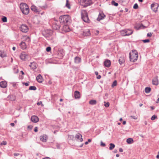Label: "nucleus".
<instances>
[{"instance_id": "obj_7", "label": "nucleus", "mask_w": 159, "mask_h": 159, "mask_svg": "<svg viewBox=\"0 0 159 159\" xmlns=\"http://www.w3.org/2000/svg\"><path fill=\"white\" fill-rule=\"evenodd\" d=\"M159 5L157 3H154L151 5V8L154 12H156L157 11V8Z\"/></svg>"}, {"instance_id": "obj_12", "label": "nucleus", "mask_w": 159, "mask_h": 159, "mask_svg": "<svg viewBox=\"0 0 159 159\" xmlns=\"http://www.w3.org/2000/svg\"><path fill=\"white\" fill-rule=\"evenodd\" d=\"M62 30L65 32H67L69 31L70 30L67 25L65 24L63 26Z\"/></svg>"}, {"instance_id": "obj_40", "label": "nucleus", "mask_w": 159, "mask_h": 159, "mask_svg": "<svg viewBox=\"0 0 159 159\" xmlns=\"http://www.w3.org/2000/svg\"><path fill=\"white\" fill-rule=\"evenodd\" d=\"M130 117L135 120H137L138 118L137 116H131Z\"/></svg>"}, {"instance_id": "obj_27", "label": "nucleus", "mask_w": 159, "mask_h": 159, "mask_svg": "<svg viewBox=\"0 0 159 159\" xmlns=\"http://www.w3.org/2000/svg\"><path fill=\"white\" fill-rule=\"evenodd\" d=\"M125 61L124 58L123 57H120L119 59V62L120 64H122Z\"/></svg>"}, {"instance_id": "obj_19", "label": "nucleus", "mask_w": 159, "mask_h": 159, "mask_svg": "<svg viewBox=\"0 0 159 159\" xmlns=\"http://www.w3.org/2000/svg\"><path fill=\"white\" fill-rule=\"evenodd\" d=\"M36 80L39 83H42L43 81V79L42 76L40 74H39L36 77Z\"/></svg>"}, {"instance_id": "obj_43", "label": "nucleus", "mask_w": 159, "mask_h": 159, "mask_svg": "<svg viewBox=\"0 0 159 159\" xmlns=\"http://www.w3.org/2000/svg\"><path fill=\"white\" fill-rule=\"evenodd\" d=\"M51 50V48L50 47H48L47 48L46 50L47 52H49Z\"/></svg>"}, {"instance_id": "obj_1", "label": "nucleus", "mask_w": 159, "mask_h": 159, "mask_svg": "<svg viewBox=\"0 0 159 159\" xmlns=\"http://www.w3.org/2000/svg\"><path fill=\"white\" fill-rule=\"evenodd\" d=\"M59 20L60 23L62 25H68L70 23L71 21L70 17L68 15H64L60 16Z\"/></svg>"}, {"instance_id": "obj_56", "label": "nucleus", "mask_w": 159, "mask_h": 159, "mask_svg": "<svg viewBox=\"0 0 159 159\" xmlns=\"http://www.w3.org/2000/svg\"><path fill=\"white\" fill-rule=\"evenodd\" d=\"M42 159H51L50 158L48 157H46L44 158H43Z\"/></svg>"}, {"instance_id": "obj_2", "label": "nucleus", "mask_w": 159, "mask_h": 159, "mask_svg": "<svg viewBox=\"0 0 159 159\" xmlns=\"http://www.w3.org/2000/svg\"><path fill=\"white\" fill-rule=\"evenodd\" d=\"M20 7L22 12L24 14L27 15L29 12V8L28 5L25 3H21Z\"/></svg>"}, {"instance_id": "obj_33", "label": "nucleus", "mask_w": 159, "mask_h": 159, "mask_svg": "<svg viewBox=\"0 0 159 159\" xmlns=\"http://www.w3.org/2000/svg\"><path fill=\"white\" fill-rule=\"evenodd\" d=\"M110 147H109V149L110 150H112L115 147V145L114 144L111 143L109 144Z\"/></svg>"}, {"instance_id": "obj_46", "label": "nucleus", "mask_w": 159, "mask_h": 159, "mask_svg": "<svg viewBox=\"0 0 159 159\" xmlns=\"http://www.w3.org/2000/svg\"><path fill=\"white\" fill-rule=\"evenodd\" d=\"M101 145L102 146L105 147L106 146L105 143H103L102 142H101Z\"/></svg>"}, {"instance_id": "obj_14", "label": "nucleus", "mask_w": 159, "mask_h": 159, "mask_svg": "<svg viewBox=\"0 0 159 159\" xmlns=\"http://www.w3.org/2000/svg\"><path fill=\"white\" fill-rule=\"evenodd\" d=\"M31 120L33 122L36 123L39 121V119L37 116H33L31 117Z\"/></svg>"}, {"instance_id": "obj_32", "label": "nucleus", "mask_w": 159, "mask_h": 159, "mask_svg": "<svg viewBox=\"0 0 159 159\" xmlns=\"http://www.w3.org/2000/svg\"><path fill=\"white\" fill-rule=\"evenodd\" d=\"M151 88L150 87H146L145 89V91L146 93H148L151 91Z\"/></svg>"}, {"instance_id": "obj_25", "label": "nucleus", "mask_w": 159, "mask_h": 159, "mask_svg": "<svg viewBox=\"0 0 159 159\" xmlns=\"http://www.w3.org/2000/svg\"><path fill=\"white\" fill-rule=\"evenodd\" d=\"M31 9L32 11H34L35 12H39L37 7L34 5H32L31 7Z\"/></svg>"}, {"instance_id": "obj_63", "label": "nucleus", "mask_w": 159, "mask_h": 159, "mask_svg": "<svg viewBox=\"0 0 159 159\" xmlns=\"http://www.w3.org/2000/svg\"><path fill=\"white\" fill-rule=\"evenodd\" d=\"M21 74H22V75H24V72H23V71L22 70H21Z\"/></svg>"}, {"instance_id": "obj_8", "label": "nucleus", "mask_w": 159, "mask_h": 159, "mask_svg": "<svg viewBox=\"0 0 159 159\" xmlns=\"http://www.w3.org/2000/svg\"><path fill=\"white\" fill-rule=\"evenodd\" d=\"M105 16V15L102 12L100 13L98 16V17L97 18V20L98 21H99L100 20L104 19Z\"/></svg>"}, {"instance_id": "obj_31", "label": "nucleus", "mask_w": 159, "mask_h": 159, "mask_svg": "<svg viewBox=\"0 0 159 159\" xmlns=\"http://www.w3.org/2000/svg\"><path fill=\"white\" fill-rule=\"evenodd\" d=\"M126 30H125V29L122 30L120 32L121 34L123 36H126Z\"/></svg>"}, {"instance_id": "obj_6", "label": "nucleus", "mask_w": 159, "mask_h": 159, "mask_svg": "<svg viewBox=\"0 0 159 159\" xmlns=\"http://www.w3.org/2000/svg\"><path fill=\"white\" fill-rule=\"evenodd\" d=\"M20 30L21 31L23 32L26 33L28 31L29 28L27 25L25 24H23L21 25Z\"/></svg>"}, {"instance_id": "obj_64", "label": "nucleus", "mask_w": 159, "mask_h": 159, "mask_svg": "<svg viewBox=\"0 0 159 159\" xmlns=\"http://www.w3.org/2000/svg\"><path fill=\"white\" fill-rule=\"evenodd\" d=\"M85 144H86V145H87V144H88V142H87V141L85 143Z\"/></svg>"}, {"instance_id": "obj_22", "label": "nucleus", "mask_w": 159, "mask_h": 159, "mask_svg": "<svg viewBox=\"0 0 159 159\" xmlns=\"http://www.w3.org/2000/svg\"><path fill=\"white\" fill-rule=\"evenodd\" d=\"M25 42L22 41L20 43V48L23 49H25L26 48V44Z\"/></svg>"}, {"instance_id": "obj_53", "label": "nucleus", "mask_w": 159, "mask_h": 159, "mask_svg": "<svg viewBox=\"0 0 159 159\" xmlns=\"http://www.w3.org/2000/svg\"><path fill=\"white\" fill-rule=\"evenodd\" d=\"M119 151L120 152H123V149L122 148H120L119 149Z\"/></svg>"}, {"instance_id": "obj_51", "label": "nucleus", "mask_w": 159, "mask_h": 159, "mask_svg": "<svg viewBox=\"0 0 159 159\" xmlns=\"http://www.w3.org/2000/svg\"><path fill=\"white\" fill-rule=\"evenodd\" d=\"M69 138H70V139H73L74 138V136L73 135H70L69 136Z\"/></svg>"}, {"instance_id": "obj_58", "label": "nucleus", "mask_w": 159, "mask_h": 159, "mask_svg": "<svg viewBox=\"0 0 159 159\" xmlns=\"http://www.w3.org/2000/svg\"><path fill=\"white\" fill-rule=\"evenodd\" d=\"M3 145H6L7 144V142L6 141H3Z\"/></svg>"}, {"instance_id": "obj_55", "label": "nucleus", "mask_w": 159, "mask_h": 159, "mask_svg": "<svg viewBox=\"0 0 159 159\" xmlns=\"http://www.w3.org/2000/svg\"><path fill=\"white\" fill-rule=\"evenodd\" d=\"M97 79H100L101 78V76L100 75H99L97 77Z\"/></svg>"}, {"instance_id": "obj_5", "label": "nucleus", "mask_w": 159, "mask_h": 159, "mask_svg": "<svg viewBox=\"0 0 159 159\" xmlns=\"http://www.w3.org/2000/svg\"><path fill=\"white\" fill-rule=\"evenodd\" d=\"M79 2L84 7H86L92 4V1L90 0H79Z\"/></svg>"}, {"instance_id": "obj_9", "label": "nucleus", "mask_w": 159, "mask_h": 159, "mask_svg": "<svg viewBox=\"0 0 159 159\" xmlns=\"http://www.w3.org/2000/svg\"><path fill=\"white\" fill-rule=\"evenodd\" d=\"M82 34L83 36H87L90 35V32L89 29H86L84 30Z\"/></svg>"}, {"instance_id": "obj_61", "label": "nucleus", "mask_w": 159, "mask_h": 159, "mask_svg": "<svg viewBox=\"0 0 159 159\" xmlns=\"http://www.w3.org/2000/svg\"><path fill=\"white\" fill-rule=\"evenodd\" d=\"M12 49H13L14 51L15 50V49H16V48H15V47H13L12 48Z\"/></svg>"}, {"instance_id": "obj_24", "label": "nucleus", "mask_w": 159, "mask_h": 159, "mask_svg": "<svg viewBox=\"0 0 159 159\" xmlns=\"http://www.w3.org/2000/svg\"><path fill=\"white\" fill-rule=\"evenodd\" d=\"M29 66L32 69L34 70L36 68V64L35 62H33L30 63Z\"/></svg>"}, {"instance_id": "obj_41", "label": "nucleus", "mask_w": 159, "mask_h": 159, "mask_svg": "<svg viewBox=\"0 0 159 159\" xmlns=\"http://www.w3.org/2000/svg\"><path fill=\"white\" fill-rule=\"evenodd\" d=\"M138 7V6L137 3H135L134 4L133 8L134 9H137Z\"/></svg>"}, {"instance_id": "obj_62", "label": "nucleus", "mask_w": 159, "mask_h": 159, "mask_svg": "<svg viewBox=\"0 0 159 159\" xmlns=\"http://www.w3.org/2000/svg\"><path fill=\"white\" fill-rule=\"evenodd\" d=\"M156 158H159V154H158V155H157V156Z\"/></svg>"}, {"instance_id": "obj_44", "label": "nucleus", "mask_w": 159, "mask_h": 159, "mask_svg": "<svg viewBox=\"0 0 159 159\" xmlns=\"http://www.w3.org/2000/svg\"><path fill=\"white\" fill-rule=\"evenodd\" d=\"M143 41L144 43L149 42L150 41L148 39H145L143 40Z\"/></svg>"}, {"instance_id": "obj_59", "label": "nucleus", "mask_w": 159, "mask_h": 159, "mask_svg": "<svg viewBox=\"0 0 159 159\" xmlns=\"http://www.w3.org/2000/svg\"><path fill=\"white\" fill-rule=\"evenodd\" d=\"M87 142H91V140L90 139H88Z\"/></svg>"}, {"instance_id": "obj_3", "label": "nucleus", "mask_w": 159, "mask_h": 159, "mask_svg": "<svg viewBox=\"0 0 159 159\" xmlns=\"http://www.w3.org/2000/svg\"><path fill=\"white\" fill-rule=\"evenodd\" d=\"M129 55L130 61H131L134 62L137 61L138 58V54L136 51H133L131 52H130Z\"/></svg>"}, {"instance_id": "obj_13", "label": "nucleus", "mask_w": 159, "mask_h": 159, "mask_svg": "<svg viewBox=\"0 0 159 159\" xmlns=\"http://www.w3.org/2000/svg\"><path fill=\"white\" fill-rule=\"evenodd\" d=\"M82 135L79 133L77 134L75 136V138L77 139V140L79 141L80 142H82L83 141V139L82 138Z\"/></svg>"}, {"instance_id": "obj_50", "label": "nucleus", "mask_w": 159, "mask_h": 159, "mask_svg": "<svg viewBox=\"0 0 159 159\" xmlns=\"http://www.w3.org/2000/svg\"><path fill=\"white\" fill-rule=\"evenodd\" d=\"M20 154L18 153H14V155L15 156H17L18 155H19Z\"/></svg>"}, {"instance_id": "obj_38", "label": "nucleus", "mask_w": 159, "mask_h": 159, "mask_svg": "<svg viewBox=\"0 0 159 159\" xmlns=\"http://www.w3.org/2000/svg\"><path fill=\"white\" fill-rule=\"evenodd\" d=\"M2 21L4 22H5L7 21V18L5 16H4L2 19Z\"/></svg>"}, {"instance_id": "obj_29", "label": "nucleus", "mask_w": 159, "mask_h": 159, "mask_svg": "<svg viewBox=\"0 0 159 159\" xmlns=\"http://www.w3.org/2000/svg\"><path fill=\"white\" fill-rule=\"evenodd\" d=\"M97 103V101L95 100H92L89 102V103L92 105H95Z\"/></svg>"}, {"instance_id": "obj_17", "label": "nucleus", "mask_w": 159, "mask_h": 159, "mask_svg": "<svg viewBox=\"0 0 159 159\" xmlns=\"http://www.w3.org/2000/svg\"><path fill=\"white\" fill-rule=\"evenodd\" d=\"M7 86V83L6 81H2L0 82V86L1 88H5Z\"/></svg>"}, {"instance_id": "obj_60", "label": "nucleus", "mask_w": 159, "mask_h": 159, "mask_svg": "<svg viewBox=\"0 0 159 159\" xmlns=\"http://www.w3.org/2000/svg\"><path fill=\"white\" fill-rule=\"evenodd\" d=\"M159 102V98L157 99V101L156 102L157 103H158Z\"/></svg>"}, {"instance_id": "obj_48", "label": "nucleus", "mask_w": 159, "mask_h": 159, "mask_svg": "<svg viewBox=\"0 0 159 159\" xmlns=\"http://www.w3.org/2000/svg\"><path fill=\"white\" fill-rule=\"evenodd\" d=\"M152 35V34L151 33H148L147 34V36L148 37H151Z\"/></svg>"}, {"instance_id": "obj_47", "label": "nucleus", "mask_w": 159, "mask_h": 159, "mask_svg": "<svg viewBox=\"0 0 159 159\" xmlns=\"http://www.w3.org/2000/svg\"><path fill=\"white\" fill-rule=\"evenodd\" d=\"M38 127H35L34 129V131L35 132H36L38 131Z\"/></svg>"}, {"instance_id": "obj_11", "label": "nucleus", "mask_w": 159, "mask_h": 159, "mask_svg": "<svg viewBox=\"0 0 159 159\" xmlns=\"http://www.w3.org/2000/svg\"><path fill=\"white\" fill-rule=\"evenodd\" d=\"M158 77L156 76L154 77L152 80V84L155 85H157L158 84Z\"/></svg>"}, {"instance_id": "obj_16", "label": "nucleus", "mask_w": 159, "mask_h": 159, "mask_svg": "<svg viewBox=\"0 0 159 159\" xmlns=\"http://www.w3.org/2000/svg\"><path fill=\"white\" fill-rule=\"evenodd\" d=\"M23 40L25 41L27 44H28L30 41V39L29 36H25L23 37Z\"/></svg>"}, {"instance_id": "obj_15", "label": "nucleus", "mask_w": 159, "mask_h": 159, "mask_svg": "<svg viewBox=\"0 0 159 159\" xmlns=\"http://www.w3.org/2000/svg\"><path fill=\"white\" fill-rule=\"evenodd\" d=\"M48 137L46 135H43L40 137V140L43 142H46L47 139Z\"/></svg>"}, {"instance_id": "obj_36", "label": "nucleus", "mask_w": 159, "mask_h": 159, "mask_svg": "<svg viewBox=\"0 0 159 159\" xmlns=\"http://www.w3.org/2000/svg\"><path fill=\"white\" fill-rule=\"evenodd\" d=\"M111 4L112 5H114L115 6H117L118 5L117 3L116 2L114 1H112L111 2Z\"/></svg>"}, {"instance_id": "obj_30", "label": "nucleus", "mask_w": 159, "mask_h": 159, "mask_svg": "<svg viewBox=\"0 0 159 159\" xmlns=\"http://www.w3.org/2000/svg\"><path fill=\"white\" fill-rule=\"evenodd\" d=\"M126 142L128 144H131L133 142V140L131 138H128L127 139Z\"/></svg>"}, {"instance_id": "obj_28", "label": "nucleus", "mask_w": 159, "mask_h": 159, "mask_svg": "<svg viewBox=\"0 0 159 159\" xmlns=\"http://www.w3.org/2000/svg\"><path fill=\"white\" fill-rule=\"evenodd\" d=\"M0 56L2 57H4L6 56V53L3 51H0Z\"/></svg>"}, {"instance_id": "obj_45", "label": "nucleus", "mask_w": 159, "mask_h": 159, "mask_svg": "<svg viewBox=\"0 0 159 159\" xmlns=\"http://www.w3.org/2000/svg\"><path fill=\"white\" fill-rule=\"evenodd\" d=\"M37 104L38 106H39V105H42V106H43V105L42 104V102L41 101H40V102H37Z\"/></svg>"}, {"instance_id": "obj_57", "label": "nucleus", "mask_w": 159, "mask_h": 159, "mask_svg": "<svg viewBox=\"0 0 159 159\" xmlns=\"http://www.w3.org/2000/svg\"><path fill=\"white\" fill-rule=\"evenodd\" d=\"M126 123V122L125 121H124L123 122V125H125Z\"/></svg>"}, {"instance_id": "obj_34", "label": "nucleus", "mask_w": 159, "mask_h": 159, "mask_svg": "<svg viewBox=\"0 0 159 159\" xmlns=\"http://www.w3.org/2000/svg\"><path fill=\"white\" fill-rule=\"evenodd\" d=\"M37 88L36 87L34 86H31L29 87V89L30 90H35Z\"/></svg>"}, {"instance_id": "obj_21", "label": "nucleus", "mask_w": 159, "mask_h": 159, "mask_svg": "<svg viewBox=\"0 0 159 159\" xmlns=\"http://www.w3.org/2000/svg\"><path fill=\"white\" fill-rule=\"evenodd\" d=\"M126 30V36H129L132 34L133 33V31L130 29H125Z\"/></svg>"}, {"instance_id": "obj_23", "label": "nucleus", "mask_w": 159, "mask_h": 159, "mask_svg": "<svg viewBox=\"0 0 159 159\" xmlns=\"http://www.w3.org/2000/svg\"><path fill=\"white\" fill-rule=\"evenodd\" d=\"M52 28L54 30H58L60 29V26L57 23L54 24L52 25Z\"/></svg>"}, {"instance_id": "obj_37", "label": "nucleus", "mask_w": 159, "mask_h": 159, "mask_svg": "<svg viewBox=\"0 0 159 159\" xmlns=\"http://www.w3.org/2000/svg\"><path fill=\"white\" fill-rule=\"evenodd\" d=\"M66 7L69 9L70 8V5L69 3V1L68 0H66Z\"/></svg>"}, {"instance_id": "obj_49", "label": "nucleus", "mask_w": 159, "mask_h": 159, "mask_svg": "<svg viewBox=\"0 0 159 159\" xmlns=\"http://www.w3.org/2000/svg\"><path fill=\"white\" fill-rule=\"evenodd\" d=\"M23 84H24L26 86H27L29 85L28 83H23Z\"/></svg>"}, {"instance_id": "obj_42", "label": "nucleus", "mask_w": 159, "mask_h": 159, "mask_svg": "<svg viewBox=\"0 0 159 159\" xmlns=\"http://www.w3.org/2000/svg\"><path fill=\"white\" fill-rule=\"evenodd\" d=\"M104 103H105L104 104V106L106 107H108L109 106V103L108 102H107V103H106L105 102H104Z\"/></svg>"}, {"instance_id": "obj_20", "label": "nucleus", "mask_w": 159, "mask_h": 159, "mask_svg": "<svg viewBox=\"0 0 159 159\" xmlns=\"http://www.w3.org/2000/svg\"><path fill=\"white\" fill-rule=\"evenodd\" d=\"M74 97L75 98H80V93L77 91H76L74 92Z\"/></svg>"}, {"instance_id": "obj_10", "label": "nucleus", "mask_w": 159, "mask_h": 159, "mask_svg": "<svg viewBox=\"0 0 159 159\" xmlns=\"http://www.w3.org/2000/svg\"><path fill=\"white\" fill-rule=\"evenodd\" d=\"M28 57V56L25 52L21 53L20 56V59L23 60H25Z\"/></svg>"}, {"instance_id": "obj_54", "label": "nucleus", "mask_w": 159, "mask_h": 159, "mask_svg": "<svg viewBox=\"0 0 159 159\" xmlns=\"http://www.w3.org/2000/svg\"><path fill=\"white\" fill-rule=\"evenodd\" d=\"M10 125H11V126H13V127L14 126V125H15V124H14V123H11L10 124Z\"/></svg>"}, {"instance_id": "obj_26", "label": "nucleus", "mask_w": 159, "mask_h": 159, "mask_svg": "<svg viewBox=\"0 0 159 159\" xmlns=\"http://www.w3.org/2000/svg\"><path fill=\"white\" fill-rule=\"evenodd\" d=\"M81 59L79 57H76L75 58V62L76 63H79L81 62Z\"/></svg>"}, {"instance_id": "obj_39", "label": "nucleus", "mask_w": 159, "mask_h": 159, "mask_svg": "<svg viewBox=\"0 0 159 159\" xmlns=\"http://www.w3.org/2000/svg\"><path fill=\"white\" fill-rule=\"evenodd\" d=\"M157 117V116L155 115H153L151 118V120H154Z\"/></svg>"}, {"instance_id": "obj_52", "label": "nucleus", "mask_w": 159, "mask_h": 159, "mask_svg": "<svg viewBox=\"0 0 159 159\" xmlns=\"http://www.w3.org/2000/svg\"><path fill=\"white\" fill-rule=\"evenodd\" d=\"M61 56L60 57V58L61 59L64 56V54L63 53H61Z\"/></svg>"}, {"instance_id": "obj_18", "label": "nucleus", "mask_w": 159, "mask_h": 159, "mask_svg": "<svg viewBox=\"0 0 159 159\" xmlns=\"http://www.w3.org/2000/svg\"><path fill=\"white\" fill-rule=\"evenodd\" d=\"M104 63L105 66L109 67L110 66L111 62L109 60L107 59L105 61Z\"/></svg>"}, {"instance_id": "obj_4", "label": "nucleus", "mask_w": 159, "mask_h": 159, "mask_svg": "<svg viewBox=\"0 0 159 159\" xmlns=\"http://www.w3.org/2000/svg\"><path fill=\"white\" fill-rule=\"evenodd\" d=\"M81 18L86 23H89L90 20L87 11L85 10H82L81 11Z\"/></svg>"}, {"instance_id": "obj_35", "label": "nucleus", "mask_w": 159, "mask_h": 159, "mask_svg": "<svg viewBox=\"0 0 159 159\" xmlns=\"http://www.w3.org/2000/svg\"><path fill=\"white\" fill-rule=\"evenodd\" d=\"M117 84V82L116 80H115L112 83L111 85V87L113 88L114 86H116Z\"/></svg>"}]
</instances>
